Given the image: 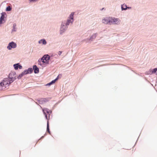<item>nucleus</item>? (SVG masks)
<instances>
[{
  "instance_id": "obj_1",
  "label": "nucleus",
  "mask_w": 157,
  "mask_h": 157,
  "mask_svg": "<svg viewBox=\"0 0 157 157\" xmlns=\"http://www.w3.org/2000/svg\"><path fill=\"white\" fill-rule=\"evenodd\" d=\"M50 59V56L49 55H44L41 59H39L38 64L41 66L48 64Z\"/></svg>"
},
{
  "instance_id": "obj_2",
  "label": "nucleus",
  "mask_w": 157,
  "mask_h": 157,
  "mask_svg": "<svg viewBox=\"0 0 157 157\" xmlns=\"http://www.w3.org/2000/svg\"><path fill=\"white\" fill-rule=\"evenodd\" d=\"M13 81L10 78H6L5 79L3 82L0 83V87L4 86L6 87L8 86L11 83H12Z\"/></svg>"
},
{
  "instance_id": "obj_3",
  "label": "nucleus",
  "mask_w": 157,
  "mask_h": 157,
  "mask_svg": "<svg viewBox=\"0 0 157 157\" xmlns=\"http://www.w3.org/2000/svg\"><path fill=\"white\" fill-rule=\"evenodd\" d=\"M44 112V114L45 115V117L46 118H50L51 117H52L51 114L52 113V111L49 109L45 108L43 109Z\"/></svg>"
},
{
  "instance_id": "obj_4",
  "label": "nucleus",
  "mask_w": 157,
  "mask_h": 157,
  "mask_svg": "<svg viewBox=\"0 0 157 157\" xmlns=\"http://www.w3.org/2000/svg\"><path fill=\"white\" fill-rule=\"evenodd\" d=\"M111 24H118L121 22V21L118 18L111 17Z\"/></svg>"
},
{
  "instance_id": "obj_5",
  "label": "nucleus",
  "mask_w": 157,
  "mask_h": 157,
  "mask_svg": "<svg viewBox=\"0 0 157 157\" xmlns=\"http://www.w3.org/2000/svg\"><path fill=\"white\" fill-rule=\"evenodd\" d=\"M111 17H106L102 20V22L105 24H111Z\"/></svg>"
},
{
  "instance_id": "obj_6",
  "label": "nucleus",
  "mask_w": 157,
  "mask_h": 157,
  "mask_svg": "<svg viewBox=\"0 0 157 157\" xmlns=\"http://www.w3.org/2000/svg\"><path fill=\"white\" fill-rule=\"evenodd\" d=\"M16 46V44L15 43L12 42L9 44V45L7 46V48L8 49L10 50L12 48H15Z\"/></svg>"
},
{
  "instance_id": "obj_7",
  "label": "nucleus",
  "mask_w": 157,
  "mask_h": 157,
  "mask_svg": "<svg viewBox=\"0 0 157 157\" xmlns=\"http://www.w3.org/2000/svg\"><path fill=\"white\" fill-rule=\"evenodd\" d=\"M74 14V13L72 12L70 15V19L67 20V22L66 23L67 25H68L70 23H72L73 21Z\"/></svg>"
},
{
  "instance_id": "obj_8",
  "label": "nucleus",
  "mask_w": 157,
  "mask_h": 157,
  "mask_svg": "<svg viewBox=\"0 0 157 157\" xmlns=\"http://www.w3.org/2000/svg\"><path fill=\"white\" fill-rule=\"evenodd\" d=\"M15 75V73L14 72L10 73L9 75V78H10L13 81L16 79L15 76H14Z\"/></svg>"
},
{
  "instance_id": "obj_9",
  "label": "nucleus",
  "mask_w": 157,
  "mask_h": 157,
  "mask_svg": "<svg viewBox=\"0 0 157 157\" xmlns=\"http://www.w3.org/2000/svg\"><path fill=\"white\" fill-rule=\"evenodd\" d=\"M13 66L15 70H17L18 68L20 69H21L22 68V66L20 65L19 63L14 64Z\"/></svg>"
},
{
  "instance_id": "obj_10",
  "label": "nucleus",
  "mask_w": 157,
  "mask_h": 157,
  "mask_svg": "<svg viewBox=\"0 0 157 157\" xmlns=\"http://www.w3.org/2000/svg\"><path fill=\"white\" fill-rule=\"evenodd\" d=\"M4 18L5 15L4 14H2L0 18V24H2L5 22Z\"/></svg>"
},
{
  "instance_id": "obj_11",
  "label": "nucleus",
  "mask_w": 157,
  "mask_h": 157,
  "mask_svg": "<svg viewBox=\"0 0 157 157\" xmlns=\"http://www.w3.org/2000/svg\"><path fill=\"white\" fill-rule=\"evenodd\" d=\"M33 69L34 70V72L35 73H38L39 72V70L38 68L36 65H34L33 67Z\"/></svg>"
},
{
  "instance_id": "obj_12",
  "label": "nucleus",
  "mask_w": 157,
  "mask_h": 157,
  "mask_svg": "<svg viewBox=\"0 0 157 157\" xmlns=\"http://www.w3.org/2000/svg\"><path fill=\"white\" fill-rule=\"evenodd\" d=\"M39 43L40 44L42 43L43 44H46L47 42L45 40L42 39L39 41Z\"/></svg>"
},
{
  "instance_id": "obj_13",
  "label": "nucleus",
  "mask_w": 157,
  "mask_h": 157,
  "mask_svg": "<svg viewBox=\"0 0 157 157\" xmlns=\"http://www.w3.org/2000/svg\"><path fill=\"white\" fill-rule=\"evenodd\" d=\"M127 8H129L125 4H123L121 6V9L122 10H125L127 9Z\"/></svg>"
},
{
  "instance_id": "obj_14",
  "label": "nucleus",
  "mask_w": 157,
  "mask_h": 157,
  "mask_svg": "<svg viewBox=\"0 0 157 157\" xmlns=\"http://www.w3.org/2000/svg\"><path fill=\"white\" fill-rule=\"evenodd\" d=\"M58 79V77L57 78H56V79H55L54 80H52L51 82L49 83H48L47 85H49V86H50V85H51V84H52L53 83H55V82H56V81Z\"/></svg>"
},
{
  "instance_id": "obj_15",
  "label": "nucleus",
  "mask_w": 157,
  "mask_h": 157,
  "mask_svg": "<svg viewBox=\"0 0 157 157\" xmlns=\"http://www.w3.org/2000/svg\"><path fill=\"white\" fill-rule=\"evenodd\" d=\"M47 131L48 132L50 133V131L49 130V122L48 121H47Z\"/></svg>"
},
{
  "instance_id": "obj_16",
  "label": "nucleus",
  "mask_w": 157,
  "mask_h": 157,
  "mask_svg": "<svg viewBox=\"0 0 157 157\" xmlns=\"http://www.w3.org/2000/svg\"><path fill=\"white\" fill-rule=\"evenodd\" d=\"M23 75V73H22L20 74V75H19V76H18L17 78L18 79H20V78H21L23 76V75Z\"/></svg>"
},
{
  "instance_id": "obj_17",
  "label": "nucleus",
  "mask_w": 157,
  "mask_h": 157,
  "mask_svg": "<svg viewBox=\"0 0 157 157\" xmlns=\"http://www.w3.org/2000/svg\"><path fill=\"white\" fill-rule=\"evenodd\" d=\"M157 71V68H155L152 71V73H155Z\"/></svg>"
},
{
  "instance_id": "obj_18",
  "label": "nucleus",
  "mask_w": 157,
  "mask_h": 157,
  "mask_svg": "<svg viewBox=\"0 0 157 157\" xmlns=\"http://www.w3.org/2000/svg\"><path fill=\"white\" fill-rule=\"evenodd\" d=\"M29 73V71L28 70L25 71L24 72H22V73H23V75L27 74Z\"/></svg>"
},
{
  "instance_id": "obj_19",
  "label": "nucleus",
  "mask_w": 157,
  "mask_h": 157,
  "mask_svg": "<svg viewBox=\"0 0 157 157\" xmlns=\"http://www.w3.org/2000/svg\"><path fill=\"white\" fill-rule=\"evenodd\" d=\"M28 71H29V72L30 73H31L33 71V70L32 68H29L28 69Z\"/></svg>"
},
{
  "instance_id": "obj_20",
  "label": "nucleus",
  "mask_w": 157,
  "mask_h": 157,
  "mask_svg": "<svg viewBox=\"0 0 157 157\" xmlns=\"http://www.w3.org/2000/svg\"><path fill=\"white\" fill-rule=\"evenodd\" d=\"M11 10V8L10 6L7 7L6 9V11H10Z\"/></svg>"
},
{
  "instance_id": "obj_21",
  "label": "nucleus",
  "mask_w": 157,
  "mask_h": 157,
  "mask_svg": "<svg viewBox=\"0 0 157 157\" xmlns=\"http://www.w3.org/2000/svg\"><path fill=\"white\" fill-rule=\"evenodd\" d=\"M60 30H61V31H62L63 32L64 30H63V27H62L61 28Z\"/></svg>"
},
{
  "instance_id": "obj_22",
  "label": "nucleus",
  "mask_w": 157,
  "mask_h": 157,
  "mask_svg": "<svg viewBox=\"0 0 157 157\" xmlns=\"http://www.w3.org/2000/svg\"><path fill=\"white\" fill-rule=\"evenodd\" d=\"M30 2H35L37 0H29Z\"/></svg>"
},
{
  "instance_id": "obj_23",
  "label": "nucleus",
  "mask_w": 157,
  "mask_h": 157,
  "mask_svg": "<svg viewBox=\"0 0 157 157\" xmlns=\"http://www.w3.org/2000/svg\"><path fill=\"white\" fill-rule=\"evenodd\" d=\"M62 52L60 51H59L58 53V54L59 55H60L61 54Z\"/></svg>"
},
{
  "instance_id": "obj_24",
  "label": "nucleus",
  "mask_w": 157,
  "mask_h": 157,
  "mask_svg": "<svg viewBox=\"0 0 157 157\" xmlns=\"http://www.w3.org/2000/svg\"><path fill=\"white\" fill-rule=\"evenodd\" d=\"M16 26V25L15 24H14L13 25V28H15Z\"/></svg>"
}]
</instances>
